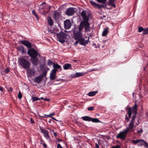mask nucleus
<instances>
[{
	"label": "nucleus",
	"mask_w": 148,
	"mask_h": 148,
	"mask_svg": "<svg viewBox=\"0 0 148 148\" xmlns=\"http://www.w3.org/2000/svg\"><path fill=\"white\" fill-rule=\"evenodd\" d=\"M77 40V41L75 43V45H77L78 43H79V42L78 40Z\"/></svg>",
	"instance_id": "3c124183"
},
{
	"label": "nucleus",
	"mask_w": 148,
	"mask_h": 148,
	"mask_svg": "<svg viewBox=\"0 0 148 148\" xmlns=\"http://www.w3.org/2000/svg\"><path fill=\"white\" fill-rule=\"evenodd\" d=\"M132 142L134 144H136L137 143L138 144V143H139V139L137 140H132Z\"/></svg>",
	"instance_id": "4c0bfd02"
},
{
	"label": "nucleus",
	"mask_w": 148,
	"mask_h": 148,
	"mask_svg": "<svg viewBox=\"0 0 148 148\" xmlns=\"http://www.w3.org/2000/svg\"><path fill=\"white\" fill-rule=\"evenodd\" d=\"M97 92V91H90L88 93L87 95L89 96H95Z\"/></svg>",
	"instance_id": "a878e982"
},
{
	"label": "nucleus",
	"mask_w": 148,
	"mask_h": 148,
	"mask_svg": "<svg viewBox=\"0 0 148 148\" xmlns=\"http://www.w3.org/2000/svg\"><path fill=\"white\" fill-rule=\"evenodd\" d=\"M30 122L32 124H34L35 123V122L33 120V119L32 118L30 119Z\"/></svg>",
	"instance_id": "8fccbe9b"
},
{
	"label": "nucleus",
	"mask_w": 148,
	"mask_h": 148,
	"mask_svg": "<svg viewBox=\"0 0 148 148\" xmlns=\"http://www.w3.org/2000/svg\"><path fill=\"white\" fill-rule=\"evenodd\" d=\"M86 74L85 73H82L81 72H77L75 74H74L73 76V78H76L77 77H79L81 76H83L84 75Z\"/></svg>",
	"instance_id": "a211bd4d"
},
{
	"label": "nucleus",
	"mask_w": 148,
	"mask_h": 148,
	"mask_svg": "<svg viewBox=\"0 0 148 148\" xmlns=\"http://www.w3.org/2000/svg\"><path fill=\"white\" fill-rule=\"evenodd\" d=\"M32 102H34L35 101H37L38 100H39V98H38L37 97H32Z\"/></svg>",
	"instance_id": "72a5a7b5"
},
{
	"label": "nucleus",
	"mask_w": 148,
	"mask_h": 148,
	"mask_svg": "<svg viewBox=\"0 0 148 148\" xmlns=\"http://www.w3.org/2000/svg\"><path fill=\"white\" fill-rule=\"evenodd\" d=\"M81 31L75 32L73 33L74 38L75 40H79L82 37V34L80 32Z\"/></svg>",
	"instance_id": "1a4fd4ad"
},
{
	"label": "nucleus",
	"mask_w": 148,
	"mask_h": 148,
	"mask_svg": "<svg viewBox=\"0 0 148 148\" xmlns=\"http://www.w3.org/2000/svg\"><path fill=\"white\" fill-rule=\"evenodd\" d=\"M32 12L33 13V14L36 16L37 19H38V16L36 14L35 10H33L32 11Z\"/></svg>",
	"instance_id": "e433bc0d"
},
{
	"label": "nucleus",
	"mask_w": 148,
	"mask_h": 148,
	"mask_svg": "<svg viewBox=\"0 0 148 148\" xmlns=\"http://www.w3.org/2000/svg\"><path fill=\"white\" fill-rule=\"evenodd\" d=\"M52 119H50L49 120V121H48V122H49V123H51V121H52Z\"/></svg>",
	"instance_id": "69168bd1"
},
{
	"label": "nucleus",
	"mask_w": 148,
	"mask_h": 148,
	"mask_svg": "<svg viewBox=\"0 0 148 148\" xmlns=\"http://www.w3.org/2000/svg\"><path fill=\"white\" fill-rule=\"evenodd\" d=\"M43 145L44 147H46L47 145L44 142L43 143Z\"/></svg>",
	"instance_id": "5fc2aeb1"
},
{
	"label": "nucleus",
	"mask_w": 148,
	"mask_h": 148,
	"mask_svg": "<svg viewBox=\"0 0 148 148\" xmlns=\"http://www.w3.org/2000/svg\"><path fill=\"white\" fill-rule=\"evenodd\" d=\"M51 118L53 119V120H54L56 121H58V120H57V119H55V118L53 117H51Z\"/></svg>",
	"instance_id": "052dcab7"
},
{
	"label": "nucleus",
	"mask_w": 148,
	"mask_h": 148,
	"mask_svg": "<svg viewBox=\"0 0 148 148\" xmlns=\"http://www.w3.org/2000/svg\"><path fill=\"white\" fill-rule=\"evenodd\" d=\"M17 49L18 50L21 51V53H23L25 52V51L24 47L23 46L19 45L18 46Z\"/></svg>",
	"instance_id": "412c9836"
},
{
	"label": "nucleus",
	"mask_w": 148,
	"mask_h": 148,
	"mask_svg": "<svg viewBox=\"0 0 148 148\" xmlns=\"http://www.w3.org/2000/svg\"><path fill=\"white\" fill-rule=\"evenodd\" d=\"M43 79L42 76V75H39L34 79V82L38 84L41 82Z\"/></svg>",
	"instance_id": "f3484780"
},
{
	"label": "nucleus",
	"mask_w": 148,
	"mask_h": 148,
	"mask_svg": "<svg viewBox=\"0 0 148 148\" xmlns=\"http://www.w3.org/2000/svg\"><path fill=\"white\" fill-rule=\"evenodd\" d=\"M40 130H41V132L44 134V136L47 138H49V132L46 130L42 129L41 127L39 126Z\"/></svg>",
	"instance_id": "9b49d317"
},
{
	"label": "nucleus",
	"mask_w": 148,
	"mask_h": 148,
	"mask_svg": "<svg viewBox=\"0 0 148 148\" xmlns=\"http://www.w3.org/2000/svg\"><path fill=\"white\" fill-rule=\"evenodd\" d=\"M40 68L41 70L43 69L44 68V65L43 64H41L40 66Z\"/></svg>",
	"instance_id": "09e8293b"
},
{
	"label": "nucleus",
	"mask_w": 148,
	"mask_h": 148,
	"mask_svg": "<svg viewBox=\"0 0 148 148\" xmlns=\"http://www.w3.org/2000/svg\"><path fill=\"white\" fill-rule=\"evenodd\" d=\"M48 24L51 27L53 25V20L51 19L50 17H48L47 19Z\"/></svg>",
	"instance_id": "b1692460"
},
{
	"label": "nucleus",
	"mask_w": 148,
	"mask_h": 148,
	"mask_svg": "<svg viewBox=\"0 0 148 148\" xmlns=\"http://www.w3.org/2000/svg\"><path fill=\"white\" fill-rule=\"evenodd\" d=\"M87 109L89 111H92L93 110L94 107H89Z\"/></svg>",
	"instance_id": "c03bdc74"
},
{
	"label": "nucleus",
	"mask_w": 148,
	"mask_h": 148,
	"mask_svg": "<svg viewBox=\"0 0 148 148\" xmlns=\"http://www.w3.org/2000/svg\"><path fill=\"white\" fill-rule=\"evenodd\" d=\"M81 119L84 121H91V118L88 116H85L82 117Z\"/></svg>",
	"instance_id": "5701e85b"
},
{
	"label": "nucleus",
	"mask_w": 148,
	"mask_h": 148,
	"mask_svg": "<svg viewBox=\"0 0 148 148\" xmlns=\"http://www.w3.org/2000/svg\"><path fill=\"white\" fill-rule=\"evenodd\" d=\"M10 71V70L8 68H7L4 71V72L6 73H8V72H9Z\"/></svg>",
	"instance_id": "a18cd8bd"
},
{
	"label": "nucleus",
	"mask_w": 148,
	"mask_h": 148,
	"mask_svg": "<svg viewBox=\"0 0 148 148\" xmlns=\"http://www.w3.org/2000/svg\"><path fill=\"white\" fill-rule=\"evenodd\" d=\"M130 110V108H128V112L125 116V119L126 121V122L127 123H128L129 122V121L130 120V119H128L127 116V114H128V117L129 118H130L131 117L132 114L134 113L133 112H132Z\"/></svg>",
	"instance_id": "dca6fc26"
},
{
	"label": "nucleus",
	"mask_w": 148,
	"mask_h": 148,
	"mask_svg": "<svg viewBox=\"0 0 148 148\" xmlns=\"http://www.w3.org/2000/svg\"><path fill=\"white\" fill-rule=\"evenodd\" d=\"M143 145L145 147L148 148V143L146 142H145Z\"/></svg>",
	"instance_id": "49530a36"
},
{
	"label": "nucleus",
	"mask_w": 148,
	"mask_h": 148,
	"mask_svg": "<svg viewBox=\"0 0 148 148\" xmlns=\"http://www.w3.org/2000/svg\"><path fill=\"white\" fill-rule=\"evenodd\" d=\"M132 122H130L129 124V127L126 128V129L123 132H121L116 136V138H120L124 140L126 138L128 132H133L134 127H136L139 124L138 123H136L135 124L132 123Z\"/></svg>",
	"instance_id": "f03ea898"
},
{
	"label": "nucleus",
	"mask_w": 148,
	"mask_h": 148,
	"mask_svg": "<svg viewBox=\"0 0 148 148\" xmlns=\"http://www.w3.org/2000/svg\"><path fill=\"white\" fill-rule=\"evenodd\" d=\"M64 70H67L71 69V65L69 63L65 64L63 66Z\"/></svg>",
	"instance_id": "4be33fe9"
},
{
	"label": "nucleus",
	"mask_w": 148,
	"mask_h": 148,
	"mask_svg": "<svg viewBox=\"0 0 148 148\" xmlns=\"http://www.w3.org/2000/svg\"><path fill=\"white\" fill-rule=\"evenodd\" d=\"M64 27L65 29H69L71 26V23L69 20L67 19L64 21Z\"/></svg>",
	"instance_id": "2eb2a0df"
},
{
	"label": "nucleus",
	"mask_w": 148,
	"mask_h": 148,
	"mask_svg": "<svg viewBox=\"0 0 148 148\" xmlns=\"http://www.w3.org/2000/svg\"><path fill=\"white\" fill-rule=\"evenodd\" d=\"M145 141L143 139H139V143L138 145L139 146L143 145Z\"/></svg>",
	"instance_id": "cd10ccee"
},
{
	"label": "nucleus",
	"mask_w": 148,
	"mask_h": 148,
	"mask_svg": "<svg viewBox=\"0 0 148 148\" xmlns=\"http://www.w3.org/2000/svg\"><path fill=\"white\" fill-rule=\"evenodd\" d=\"M60 17V15L58 12H54L53 15V18L55 20H58Z\"/></svg>",
	"instance_id": "6ab92c4d"
},
{
	"label": "nucleus",
	"mask_w": 148,
	"mask_h": 148,
	"mask_svg": "<svg viewBox=\"0 0 148 148\" xmlns=\"http://www.w3.org/2000/svg\"><path fill=\"white\" fill-rule=\"evenodd\" d=\"M30 61L31 62L34 66H37L39 62V60L37 58V57L30 58Z\"/></svg>",
	"instance_id": "6e6552de"
},
{
	"label": "nucleus",
	"mask_w": 148,
	"mask_h": 148,
	"mask_svg": "<svg viewBox=\"0 0 148 148\" xmlns=\"http://www.w3.org/2000/svg\"><path fill=\"white\" fill-rule=\"evenodd\" d=\"M81 14L83 18V21L80 23L78 29L79 31H82L85 27V31H88L90 29V24L88 21L89 17L86 15V12L85 11H82Z\"/></svg>",
	"instance_id": "f257e3e1"
},
{
	"label": "nucleus",
	"mask_w": 148,
	"mask_h": 148,
	"mask_svg": "<svg viewBox=\"0 0 148 148\" xmlns=\"http://www.w3.org/2000/svg\"><path fill=\"white\" fill-rule=\"evenodd\" d=\"M75 12L74 8H68L65 12L66 14L69 16H72Z\"/></svg>",
	"instance_id": "0eeeda50"
},
{
	"label": "nucleus",
	"mask_w": 148,
	"mask_h": 148,
	"mask_svg": "<svg viewBox=\"0 0 148 148\" xmlns=\"http://www.w3.org/2000/svg\"><path fill=\"white\" fill-rule=\"evenodd\" d=\"M50 114L51 115V116H53L55 115V113H52L51 114Z\"/></svg>",
	"instance_id": "0e129e2a"
},
{
	"label": "nucleus",
	"mask_w": 148,
	"mask_h": 148,
	"mask_svg": "<svg viewBox=\"0 0 148 148\" xmlns=\"http://www.w3.org/2000/svg\"><path fill=\"white\" fill-rule=\"evenodd\" d=\"M56 70L52 69L50 74V78L52 80H54L57 78Z\"/></svg>",
	"instance_id": "9d476101"
},
{
	"label": "nucleus",
	"mask_w": 148,
	"mask_h": 148,
	"mask_svg": "<svg viewBox=\"0 0 148 148\" xmlns=\"http://www.w3.org/2000/svg\"><path fill=\"white\" fill-rule=\"evenodd\" d=\"M21 42L29 49L32 47L31 43L27 40H23L21 41Z\"/></svg>",
	"instance_id": "ddd939ff"
},
{
	"label": "nucleus",
	"mask_w": 148,
	"mask_h": 148,
	"mask_svg": "<svg viewBox=\"0 0 148 148\" xmlns=\"http://www.w3.org/2000/svg\"><path fill=\"white\" fill-rule=\"evenodd\" d=\"M57 148H63L62 147L60 144L58 143L57 145Z\"/></svg>",
	"instance_id": "de8ad7c7"
},
{
	"label": "nucleus",
	"mask_w": 148,
	"mask_h": 148,
	"mask_svg": "<svg viewBox=\"0 0 148 148\" xmlns=\"http://www.w3.org/2000/svg\"><path fill=\"white\" fill-rule=\"evenodd\" d=\"M27 54L31 57V58L37 57L38 56L39 57L40 56V54L38 53L34 48H30L29 49L27 52Z\"/></svg>",
	"instance_id": "423d86ee"
},
{
	"label": "nucleus",
	"mask_w": 148,
	"mask_h": 148,
	"mask_svg": "<svg viewBox=\"0 0 148 148\" xmlns=\"http://www.w3.org/2000/svg\"><path fill=\"white\" fill-rule=\"evenodd\" d=\"M47 72V71L46 70H44L41 75H42V78H43V77L46 76Z\"/></svg>",
	"instance_id": "7c9ffc66"
},
{
	"label": "nucleus",
	"mask_w": 148,
	"mask_h": 148,
	"mask_svg": "<svg viewBox=\"0 0 148 148\" xmlns=\"http://www.w3.org/2000/svg\"><path fill=\"white\" fill-rule=\"evenodd\" d=\"M89 38L88 37V40H86L84 38H80L78 40L79 42V44L84 46L86 45L88 43V42H90L89 40Z\"/></svg>",
	"instance_id": "4468645a"
},
{
	"label": "nucleus",
	"mask_w": 148,
	"mask_h": 148,
	"mask_svg": "<svg viewBox=\"0 0 148 148\" xmlns=\"http://www.w3.org/2000/svg\"><path fill=\"white\" fill-rule=\"evenodd\" d=\"M143 130L142 128H140L139 130H138L137 131V133L138 134H139L140 133H142L143 132Z\"/></svg>",
	"instance_id": "a19ab883"
},
{
	"label": "nucleus",
	"mask_w": 148,
	"mask_h": 148,
	"mask_svg": "<svg viewBox=\"0 0 148 148\" xmlns=\"http://www.w3.org/2000/svg\"><path fill=\"white\" fill-rule=\"evenodd\" d=\"M91 121L94 123L100 122V121L97 118H91Z\"/></svg>",
	"instance_id": "c85d7f7f"
},
{
	"label": "nucleus",
	"mask_w": 148,
	"mask_h": 148,
	"mask_svg": "<svg viewBox=\"0 0 148 148\" xmlns=\"http://www.w3.org/2000/svg\"><path fill=\"white\" fill-rule=\"evenodd\" d=\"M38 116H39L42 118H44L45 117V115H43H43H38Z\"/></svg>",
	"instance_id": "6e6d98bb"
},
{
	"label": "nucleus",
	"mask_w": 148,
	"mask_h": 148,
	"mask_svg": "<svg viewBox=\"0 0 148 148\" xmlns=\"http://www.w3.org/2000/svg\"><path fill=\"white\" fill-rule=\"evenodd\" d=\"M53 67L54 68L53 69H55L56 72L58 71V69H60V71L62 70L61 66L57 63L55 64L54 63Z\"/></svg>",
	"instance_id": "aec40b11"
},
{
	"label": "nucleus",
	"mask_w": 148,
	"mask_h": 148,
	"mask_svg": "<svg viewBox=\"0 0 148 148\" xmlns=\"http://www.w3.org/2000/svg\"><path fill=\"white\" fill-rule=\"evenodd\" d=\"M147 34H148V27L144 29V32L142 33V35H144Z\"/></svg>",
	"instance_id": "c756f323"
},
{
	"label": "nucleus",
	"mask_w": 148,
	"mask_h": 148,
	"mask_svg": "<svg viewBox=\"0 0 148 148\" xmlns=\"http://www.w3.org/2000/svg\"><path fill=\"white\" fill-rule=\"evenodd\" d=\"M58 140L59 142H60V141H63V140H62L61 139H58Z\"/></svg>",
	"instance_id": "e2e57ef3"
},
{
	"label": "nucleus",
	"mask_w": 148,
	"mask_h": 148,
	"mask_svg": "<svg viewBox=\"0 0 148 148\" xmlns=\"http://www.w3.org/2000/svg\"><path fill=\"white\" fill-rule=\"evenodd\" d=\"M53 134L54 135V136H57V133H56V132H54L53 133Z\"/></svg>",
	"instance_id": "680f3d73"
},
{
	"label": "nucleus",
	"mask_w": 148,
	"mask_h": 148,
	"mask_svg": "<svg viewBox=\"0 0 148 148\" xmlns=\"http://www.w3.org/2000/svg\"><path fill=\"white\" fill-rule=\"evenodd\" d=\"M3 89L1 86H0V90L2 92L3 91Z\"/></svg>",
	"instance_id": "bf43d9fd"
},
{
	"label": "nucleus",
	"mask_w": 148,
	"mask_h": 148,
	"mask_svg": "<svg viewBox=\"0 0 148 148\" xmlns=\"http://www.w3.org/2000/svg\"><path fill=\"white\" fill-rule=\"evenodd\" d=\"M47 62V65L49 66H50L51 64L53 65L54 64V63L51 61L50 59L48 60Z\"/></svg>",
	"instance_id": "2f4dec72"
},
{
	"label": "nucleus",
	"mask_w": 148,
	"mask_h": 148,
	"mask_svg": "<svg viewBox=\"0 0 148 148\" xmlns=\"http://www.w3.org/2000/svg\"><path fill=\"white\" fill-rule=\"evenodd\" d=\"M111 5L112 7H116V5L114 4V3H112V5Z\"/></svg>",
	"instance_id": "4d7b16f0"
},
{
	"label": "nucleus",
	"mask_w": 148,
	"mask_h": 148,
	"mask_svg": "<svg viewBox=\"0 0 148 148\" xmlns=\"http://www.w3.org/2000/svg\"><path fill=\"white\" fill-rule=\"evenodd\" d=\"M18 61L23 69H28L29 68L31 64L28 60L23 58H20L18 59Z\"/></svg>",
	"instance_id": "7ed1b4c3"
},
{
	"label": "nucleus",
	"mask_w": 148,
	"mask_h": 148,
	"mask_svg": "<svg viewBox=\"0 0 148 148\" xmlns=\"http://www.w3.org/2000/svg\"><path fill=\"white\" fill-rule=\"evenodd\" d=\"M41 143L42 144V142H44L42 140H40Z\"/></svg>",
	"instance_id": "774afa93"
},
{
	"label": "nucleus",
	"mask_w": 148,
	"mask_h": 148,
	"mask_svg": "<svg viewBox=\"0 0 148 148\" xmlns=\"http://www.w3.org/2000/svg\"><path fill=\"white\" fill-rule=\"evenodd\" d=\"M99 140V141H98V144H97V143H95V147H96V148H99V140Z\"/></svg>",
	"instance_id": "37998d69"
},
{
	"label": "nucleus",
	"mask_w": 148,
	"mask_h": 148,
	"mask_svg": "<svg viewBox=\"0 0 148 148\" xmlns=\"http://www.w3.org/2000/svg\"><path fill=\"white\" fill-rule=\"evenodd\" d=\"M44 100L49 101H50V99H47V98H45L44 99Z\"/></svg>",
	"instance_id": "864d4df0"
},
{
	"label": "nucleus",
	"mask_w": 148,
	"mask_h": 148,
	"mask_svg": "<svg viewBox=\"0 0 148 148\" xmlns=\"http://www.w3.org/2000/svg\"><path fill=\"white\" fill-rule=\"evenodd\" d=\"M45 5H43V4H41L40 5L39 8L40 9H45Z\"/></svg>",
	"instance_id": "58836bf2"
},
{
	"label": "nucleus",
	"mask_w": 148,
	"mask_h": 148,
	"mask_svg": "<svg viewBox=\"0 0 148 148\" xmlns=\"http://www.w3.org/2000/svg\"><path fill=\"white\" fill-rule=\"evenodd\" d=\"M90 3L92 6L96 8H98L100 9L104 7V6L103 5L97 3L95 2L92 1H90Z\"/></svg>",
	"instance_id": "f8f14e48"
},
{
	"label": "nucleus",
	"mask_w": 148,
	"mask_h": 148,
	"mask_svg": "<svg viewBox=\"0 0 148 148\" xmlns=\"http://www.w3.org/2000/svg\"><path fill=\"white\" fill-rule=\"evenodd\" d=\"M138 106L135 103L134 105L133 106L132 108H130L131 110L130 111L133 112L134 113V115L132 116V117L131 119V120L130 122H132V123L133 124H135L134 123V121L136 117V115L138 111Z\"/></svg>",
	"instance_id": "39448f33"
},
{
	"label": "nucleus",
	"mask_w": 148,
	"mask_h": 148,
	"mask_svg": "<svg viewBox=\"0 0 148 148\" xmlns=\"http://www.w3.org/2000/svg\"><path fill=\"white\" fill-rule=\"evenodd\" d=\"M43 115H45V116H46L49 117H51H51H52L51 116V115L50 114L49 115H46V114H43Z\"/></svg>",
	"instance_id": "603ef678"
},
{
	"label": "nucleus",
	"mask_w": 148,
	"mask_h": 148,
	"mask_svg": "<svg viewBox=\"0 0 148 148\" xmlns=\"http://www.w3.org/2000/svg\"><path fill=\"white\" fill-rule=\"evenodd\" d=\"M115 0H109L108 1L109 5H112V3H114Z\"/></svg>",
	"instance_id": "79ce46f5"
},
{
	"label": "nucleus",
	"mask_w": 148,
	"mask_h": 148,
	"mask_svg": "<svg viewBox=\"0 0 148 148\" xmlns=\"http://www.w3.org/2000/svg\"><path fill=\"white\" fill-rule=\"evenodd\" d=\"M13 90V89L12 87H10L9 90L11 92H12Z\"/></svg>",
	"instance_id": "13d9d810"
},
{
	"label": "nucleus",
	"mask_w": 148,
	"mask_h": 148,
	"mask_svg": "<svg viewBox=\"0 0 148 148\" xmlns=\"http://www.w3.org/2000/svg\"><path fill=\"white\" fill-rule=\"evenodd\" d=\"M27 71L28 72V74L31 75H33L35 73L34 70L32 69H28Z\"/></svg>",
	"instance_id": "393cba45"
},
{
	"label": "nucleus",
	"mask_w": 148,
	"mask_h": 148,
	"mask_svg": "<svg viewBox=\"0 0 148 148\" xmlns=\"http://www.w3.org/2000/svg\"><path fill=\"white\" fill-rule=\"evenodd\" d=\"M47 8L48 9V11L42 10V11L44 13H48L51 9V7L50 6H49L47 7Z\"/></svg>",
	"instance_id": "c9c22d12"
},
{
	"label": "nucleus",
	"mask_w": 148,
	"mask_h": 148,
	"mask_svg": "<svg viewBox=\"0 0 148 148\" xmlns=\"http://www.w3.org/2000/svg\"><path fill=\"white\" fill-rule=\"evenodd\" d=\"M39 100L42 99L44 100V99H44L43 97H41L40 98H39Z\"/></svg>",
	"instance_id": "338daca9"
},
{
	"label": "nucleus",
	"mask_w": 148,
	"mask_h": 148,
	"mask_svg": "<svg viewBox=\"0 0 148 148\" xmlns=\"http://www.w3.org/2000/svg\"><path fill=\"white\" fill-rule=\"evenodd\" d=\"M96 1L98 3L104 4L106 3L107 0H96Z\"/></svg>",
	"instance_id": "473e14b6"
},
{
	"label": "nucleus",
	"mask_w": 148,
	"mask_h": 148,
	"mask_svg": "<svg viewBox=\"0 0 148 148\" xmlns=\"http://www.w3.org/2000/svg\"><path fill=\"white\" fill-rule=\"evenodd\" d=\"M108 32V28H105L103 31L102 34V36H106Z\"/></svg>",
	"instance_id": "bb28decb"
},
{
	"label": "nucleus",
	"mask_w": 148,
	"mask_h": 148,
	"mask_svg": "<svg viewBox=\"0 0 148 148\" xmlns=\"http://www.w3.org/2000/svg\"><path fill=\"white\" fill-rule=\"evenodd\" d=\"M144 29L142 27H138V31L139 32H144Z\"/></svg>",
	"instance_id": "f704fd0d"
},
{
	"label": "nucleus",
	"mask_w": 148,
	"mask_h": 148,
	"mask_svg": "<svg viewBox=\"0 0 148 148\" xmlns=\"http://www.w3.org/2000/svg\"><path fill=\"white\" fill-rule=\"evenodd\" d=\"M56 36L58 41L62 43H64L65 40L68 34L63 32H60L59 33H57Z\"/></svg>",
	"instance_id": "20e7f679"
},
{
	"label": "nucleus",
	"mask_w": 148,
	"mask_h": 148,
	"mask_svg": "<svg viewBox=\"0 0 148 148\" xmlns=\"http://www.w3.org/2000/svg\"><path fill=\"white\" fill-rule=\"evenodd\" d=\"M18 97L20 99H21L22 97V94L20 92H18Z\"/></svg>",
	"instance_id": "ea45409f"
}]
</instances>
